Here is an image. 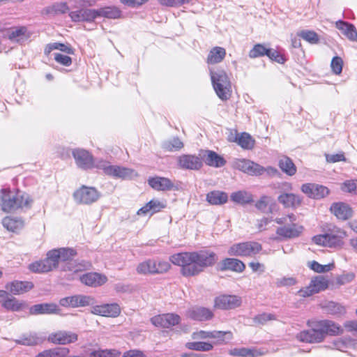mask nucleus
Masks as SVG:
<instances>
[{"label":"nucleus","mask_w":357,"mask_h":357,"mask_svg":"<svg viewBox=\"0 0 357 357\" xmlns=\"http://www.w3.org/2000/svg\"><path fill=\"white\" fill-rule=\"evenodd\" d=\"M229 354L241 357L254 356L252 350L247 348L234 349L229 351Z\"/></svg>","instance_id":"obj_61"},{"label":"nucleus","mask_w":357,"mask_h":357,"mask_svg":"<svg viewBox=\"0 0 357 357\" xmlns=\"http://www.w3.org/2000/svg\"><path fill=\"white\" fill-rule=\"evenodd\" d=\"M262 249L261 245L255 241H247L232 245L228 254L231 256L252 257Z\"/></svg>","instance_id":"obj_7"},{"label":"nucleus","mask_w":357,"mask_h":357,"mask_svg":"<svg viewBox=\"0 0 357 357\" xmlns=\"http://www.w3.org/2000/svg\"><path fill=\"white\" fill-rule=\"evenodd\" d=\"M164 208H165L164 203L159 200L152 199L144 206L138 210L137 215H146L150 211H151L152 213H157Z\"/></svg>","instance_id":"obj_35"},{"label":"nucleus","mask_w":357,"mask_h":357,"mask_svg":"<svg viewBox=\"0 0 357 357\" xmlns=\"http://www.w3.org/2000/svg\"><path fill=\"white\" fill-rule=\"evenodd\" d=\"M69 349L66 347H56L45 350L36 357H68Z\"/></svg>","instance_id":"obj_38"},{"label":"nucleus","mask_w":357,"mask_h":357,"mask_svg":"<svg viewBox=\"0 0 357 357\" xmlns=\"http://www.w3.org/2000/svg\"><path fill=\"white\" fill-rule=\"evenodd\" d=\"M275 319H276V317L275 314H273L271 313H262V314L255 316L253 318V321L255 324L264 325L268 321L275 320Z\"/></svg>","instance_id":"obj_56"},{"label":"nucleus","mask_w":357,"mask_h":357,"mask_svg":"<svg viewBox=\"0 0 357 357\" xmlns=\"http://www.w3.org/2000/svg\"><path fill=\"white\" fill-rule=\"evenodd\" d=\"M169 261L181 266V273L184 277L199 275L208 267L213 266L218 261L216 254L208 250L184 252L172 255Z\"/></svg>","instance_id":"obj_1"},{"label":"nucleus","mask_w":357,"mask_h":357,"mask_svg":"<svg viewBox=\"0 0 357 357\" xmlns=\"http://www.w3.org/2000/svg\"><path fill=\"white\" fill-rule=\"evenodd\" d=\"M148 183L157 191L178 190L179 189L178 185H175L173 181L166 177L155 176L149 178Z\"/></svg>","instance_id":"obj_16"},{"label":"nucleus","mask_w":357,"mask_h":357,"mask_svg":"<svg viewBox=\"0 0 357 357\" xmlns=\"http://www.w3.org/2000/svg\"><path fill=\"white\" fill-rule=\"evenodd\" d=\"M213 339H217L219 344L227 343L233 338L231 331H213Z\"/></svg>","instance_id":"obj_49"},{"label":"nucleus","mask_w":357,"mask_h":357,"mask_svg":"<svg viewBox=\"0 0 357 357\" xmlns=\"http://www.w3.org/2000/svg\"><path fill=\"white\" fill-rule=\"evenodd\" d=\"M245 268V264L241 260L235 258H225L217 265V269L221 271L229 270L237 273H242Z\"/></svg>","instance_id":"obj_19"},{"label":"nucleus","mask_w":357,"mask_h":357,"mask_svg":"<svg viewBox=\"0 0 357 357\" xmlns=\"http://www.w3.org/2000/svg\"><path fill=\"white\" fill-rule=\"evenodd\" d=\"M328 280L323 275H317L311 279L309 285L298 291L300 296L303 297L310 296L321 291H324L328 287Z\"/></svg>","instance_id":"obj_10"},{"label":"nucleus","mask_w":357,"mask_h":357,"mask_svg":"<svg viewBox=\"0 0 357 357\" xmlns=\"http://www.w3.org/2000/svg\"><path fill=\"white\" fill-rule=\"evenodd\" d=\"M154 273L160 274L167 272L170 268V264L165 261H155Z\"/></svg>","instance_id":"obj_57"},{"label":"nucleus","mask_w":357,"mask_h":357,"mask_svg":"<svg viewBox=\"0 0 357 357\" xmlns=\"http://www.w3.org/2000/svg\"><path fill=\"white\" fill-rule=\"evenodd\" d=\"M33 287V284L29 281L14 280L6 284V289L14 295L26 293Z\"/></svg>","instance_id":"obj_22"},{"label":"nucleus","mask_w":357,"mask_h":357,"mask_svg":"<svg viewBox=\"0 0 357 357\" xmlns=\"http://www.w3.org/2000/svg\"><path fill=\"white\" fill-rule=\"evenodd\" d=\"M151 321L155 326L169 328L178 324L181 317L176 314L167 313L155 316L151 319Z\"/></svg>","instance_id":"obj_15"},{"label":"nucleus","mask_w":357,"mask_h":357,"mask_svg":"<svg viewBox=\"0 0 357 357\" xmlns=\"http://www.w3.org/2000/svg\"><path fill=\"white\" fill-rule=\"evenodd\" d=\"M29 268L33 273H40L50 272V266L45 264L43 259L31 263L29 264Z\"/></svg>","instance_id":"obj_51"},{"label":"nucleus","mask_w":357,"mask_h":357,"mask_svg":"<svg viewBox=\"0 0 357 357\" xmlns=\"http://www.w3.org/2000/svg\"><path fill=\"white\" fill-rule=\"evenodd\" d=\"M2 225L7 230L17 232L23 228L24 221L19 218L7 216L2 220Z\"/></svg>","instance_id":"obj_33"},{"label":"nucleus","mask_w":357,"mask_h":357,"mask_svg":"<svg viewBox=\"0 0 357 357\" xmlns=\"http://www.w3.org/2000/svg\"><path fill=\"white\" fill-rule=\"evenodd\" d=\"M57 250L58 252H59V260L63 262L68 261L66 267L63 268V271L78 272L87 269L91 266V264L87 261H83L75 265V262L72 261V259L77 255V252L73 248H61Z\"/></svg>","instance_id":"obj_8"},{"label":"nucleus","mask_w":357,"mask_h":357,"mask_svg":"<svg viewBox=\"0 0 357 357\" xmlns=\"http://www.w3.org/2000/svg\"><path fill=\"white\" fill-rule=\"evenodd\" d=\"M266 56L272 61H275L279 63H284L286 61L283 55L273 49H268Z\"/></svg>","instance_id":"obj_59"},{"label":"nucleus","mask_w":357,"mask_h":357,"mask_svg":"<svg viewBox=\"0 0 357 357\" xmlns=\"http://www.w3.org/2000/svg\"><path fill=\"white\" fill-rule=\"evenodd\" d=\"M278 199L285 208H296L301 205L302 202L298 195L293 193H282Z\"/></svg>","instance_id":"obj_29"},{"label":"nucleus","mask_w":357,"mask_h":357,"mask_svg":"<svg viewBox=\"0 0 357 357\" xmlns=\"http://www.w3.org/2000/svg\"><path fill=\"white\" fill-rule=\"evenodd\" d=\"M6 36L12 42L22 43L30 38L31 33L26 26H22L9 29Z\"/></svg>","instance_id":"obj_18"},{"label":"nucleus","mask_w":357,"mask_h":357,"mask_svg":"<svg viewBox=\"0 0 357 357\" xmlns=\"http://www.w3.org/2000/svg\"><path fill=\"white\" fill-rule=\"evenodd\" d=\"M155 260L149 259L145 261H143L140 263L137 268V271L139 274H144V275H153L154 273V269L155 268Z\"/></svg>","instance_id":"obj_45"},{"label":"nucleus","mask_w":357,"mask_h":357,"mask_svg":"<svg viewBox=\"0 0 357 357\" xmlns=\"http://www.w3.org/2000/svg\"><path fill=\"white\" fill-rule=\"evenodd\" d=\"M238 144L244 149H252L255 145V140L247 132H242L236 138Z\"/></svg>","instance_id":"obj_44"},{"label":"nucleus","mask_w":357,"mask_h":357,"mask_svg":"<svg viewBox=\"0 0 357 357\" xmlns=\"http://www.w3.org/2000/svg\"><path fill=\"white\" fill-rule=\"evenodd\" d=\"M326 159L328 162L331 163L346 160V158L343 152L335 154H326Z\"/></svg>","instance_id":"obj_64"},{"label":"nucleus","mask_w":357,"mask_h":357,"mask_svg":"<svg viewBox=\"0 0 357 357\" xmlns=\"http://www.w3.org/2000/svg\"><path fill=\"white\" fill-rule=\"evenodd\" d=\"M161 147L165 151H176L183 147V143L178 137H173L169 140L164 141L162 143Z\"/></svg>","instance_id":"obj_41"},{"label":"nucleus","mask_w":357,"mask_h":357,"mask_svg":"<svg viewBox=\"0 0 357 357\" xmlns=\"http://www.w3.org/2000/svg\"><path fill=\"white\" fill-rule=\"evenodd\" d=\"M29 268L33 273H40L50 272V266L45 264L43 259L31 263L29 264Z\"/></svg>","instance_id":"obj_50"},{"label":"nucleus","mask_w":357,"mask_h":357,"mask_svg":"<svg viewBox=\"0 0 357 357\" xmlns=\"http://www.w3.org/2000/svg\"><path fill=\"white\" fill-rule=\"evenodd\" d=\"M343 61L340 56H334L331 61V66L333 72L339 75L342 73Z\"/></svg>","instance_id":"obj_58"},{"label":"nucleus","mask_w":357,"mask_h":357,"mask_svg":"<svg viewBox=\"0 0 357 357\" xmlns=\"http://www.w3.org/2000/svg\"><path fill=\"white\" fill-rule=\"evenodd\" d=\"M77 340V335L72 332L59 331L51 334L49 340L54 344H66L74 342Z\"/></svg>","instance_id":"obj_24"},{"label":"nucleus","mask_w":357,"mask_h":357,"mask_svg":"<svg viewBox=\"0 0 357 357\" xmlns=\"http://www.w3.org/2000/svg\"><path fill=\"white\" fill-rule=\"evenodd\" d=\"M188 316L195 321H204L213 317V312L204 307H193L188 311Z\"/></svg>","instance_id":"obj_23"},{"label":"nucleus","mask_w":357,"mask_h":357,"mask_svg":"<svg viewBox=\"0 0 357 357\" xmlns=\"http://www.w3.org/2000/svg\"><path fill=\"white\" fill-rule=\"evenodd\" d=\"M23 306L24 303L22 302H20L15 297H9V296L2 303L3 307L13 312L20 311L23 308Z\"/></svg>","instance_id":"obj_40"},{"label":"nucleus","mask_w":357,"mask_h":357,"mask_svg":"<svg viewBox=\"0 0 357 357\" xmlns=\"http://www.w3.org/2000/svg\"><path fill=\"white\" fill-rule=\"evenodd\" d=\"M210 75L217 96L222 100L229 99L231 93V82L225 71L222 69H218L215 71L211 70Z\"/></svg>","instance_id":"obj_4"},{"label":"nucleus","mask_w":357,"mask_h":357,"mask_svg":"<svg viewBox=\"0 0 357 357\" xmlns=\"http://www.w3.org/2000/svg\"><path fill=\"white\" fill-rule=\"evenodd\" d=\"M309 329L296 334V339L307 343H319L324 340L326 335H339L343 333V328L331 320H308Z\"/></svg>","instance_id":"obj_2"},{"label":"nucleus","mask_w":357,"mask_h":357,"mask_svg":"<svg viewBox=\"0 0 357 357\" xmlns=\"http://www.w3.org/2000/svg\"><path fill=\"white\" fill-rule=\"evenodd\" d=\"M324 307L328 313L334 315H340L345 312V308L344 306L333 301L328 302L325 304Z\"/></svg>","instance_id":"obj_47"},{"label":"nucleus","mask_w":357,"mask_h":357,"mask_svg":"<svg viewBox=\"0 0 357 357\" xmlns=\"http://www.w3.org/2000/svg\"><path fill=\"white\" fill-rule=\"evenodd\" d=\"M268 48L261 44H257L254 45L252 49L249 52V56L250 58H257L266 55Z\"/></svg>","instance_id":"obj_54"},{"label":"nucleus","mask_w":357,"mask_h":357,"mask_svg":"<svg viewBox=\"0 0 357 357\" xmlns=\"http://www.w3.org/2000/svg\"><path fill=\"white\" fill-rule=\"evenodd\" d=\"M298 36L311 44H317L319 41L318 34L314 31L303 30L298 33Z\"/></svg>","instance_id":"obj_48"},{"label":"nucleus","mask_w":357,"mask_h":357,"mask_svg":"<svg viewBox=\"0 0 357 357\" xmlns=\"http://www.w3.org/2000/svg\"><path fill=\"white\" fill-rule=\"evenodd\" d=\"M178 165L181 169L187 170H199L203 165L200 156L191 154H183L178 158Z\"/></svg>","instance_id":"obj_12"},{"label":"nucleus","mask_w":357,"mask_h":357,"mask_svg":"<svg viewBox=\"0 0 357 357\" xmlns=\"http://www.w3.org/2000/svg\"><path fill=\"white\" fill-rule=\"evenodd\" d=\"M97 167L102 169L106 175L115 178L128 180L138 176L137 172L133 169L119 165H112L108 162H101L97 165Z\"/></svg>","instance_id":"obj_6"},{"label":"nucleus","mask_w":357,"mask_h":357,"mask_svg":"<svg viewBox=\"0 0 357 357\" xmlns=\"http://www.w3.org/2000/svg\"><path fill=\"white\" fill-rule=\"evenodd\" d=\"M72 155L79 168L88 169L93 167V155L88 151L82 149H75L72 151Z\"/></svg>","instance_id":"obj_11"},{"label":"nucleus","mask_w":357,"mask_h":357,"mask_svg":"<svg viewBox=\"0 0 357 357\" xmlns=\"http://www.w3.org/2000/svg\"><path fill=\"white\" fill-rule=\"evenodd\" d=\"M226 56V50L221 47H213L207 56V63L208 64H215L220 63Z\"/></svg>","instance_id":"obj_34"},{"label":"nucleus","mask_w":357,"mask_h":357,"mask_svg":"<svg viewBox=\"0 0 357 357\" xmlns=\"http://www.w3.org/2000/svg\"><path fill=\"white\" fill-rule=\"evenodd\" d=\"M32 200L29 195L14 192L9 189L0 190V206L3 211L10 213L18 208H29Z\"/></svg>","instance_id":"obj_3"},{"label":"nucleus","mask_w":357,"mask_h":357,"mask_svg":"<svg viewBox=\"0 0 357 357\" xmlns=\"http://www.w3.org/2000/svg\"><path fill=\"white\" fill-rule=\"evenodd\" d=\"M59 309L54 303H40L32 305L29 309L31 314H58Z\"/></svg>","instance_id":"obj_28"},{"label":"nucleus","mask_w":357,"mask_h":357,"mask_svg":"<svg viewBox=\"0 0 357 357\" xmlns=\"http://www.w3.org/2000/svg\"><path fill=\"white\" fill-rule=\"evenodd\" d=\"M248 164V168L247 171V174L254 176H259L261 175L266 174L270 177H276L280 176V173L278 169L268 166L266 167H264L250 160Z\"/></svg>","instance_id":"obj_14"},{"label":"nucleus","mask_w":357,"mask_h":357,"mask_svg":"<svg viewBox=\"0 0 357 357\" xmlns=\"http://www.w3.org/2000/svg\"><path fill=\"white\" fill-rule=\"evenodd\" d=\"M231 200L234 202L245 205L253 202L252 195L245 190H239L231 193Z\"/></svg>","instance_id":"obj_37"},{"label":"nucleus","mask_w":357,"mask_h":357,"mask_svg":"<svg viewBox=\"0 0 357 357\" xmlns=\"http://www.w3.org/2000/svg\"><path fill=\"white\" fill-rule=\"evenodd\" d=\"M120 352L115 349H99L92 351L89 357H117Z\"/></svg>","instance_id":"obj_52"},{"label":"nucleus","mask_w":357,"mask_h":357,"mask_svg":"<svg viewBox=\"0 0 357 357\" xmlns=\"http://www.w3.org/2000/svg\"><path fill=\"white\" fill-rule=\"evenodd\" d=\"M278 165L283 172L289 176H293L296 172V167L291 159L283 157L280 159Z\"/></svg>","instance_id":"obj_39"},{"label":"nucleus","mask_w":357,"mask_h":357,"mask_svg":"<svg viewBox=\"0 0 357 357\" xmlns=\"http://www.w3.org/2000/svg\"><path fill=\"white\" fill-rule=\"evenodd\" d=\"M185 346L188 349L199 351H209L213 348V344L204 342H188Z\"/></svg>","instance_id":"obj_46"},{"label":"nucleus","mask_w":357,"mask_h":357,"mask_svg":"<svg viewBox=\"0 0 357 357\" xmlns=\"http://www.w3.org/2000/svg\"><path fill=\"white\" fill-rule=\"evenodd\" d=\"M54 50H58L69 54H73L74 53L73 50L70 46L61 43H49L46 45L45 54L46 55H49V54Z\"/></svg>","instance_id":"obj_42"},{"label":"nucleus","mask_w":357,"mask_h":357,"mask_svg":"<svg viewBox=\"0 0 357 357\" xmlns=\"http://www.w3.org/2000/svg\"><path fill=\"white\" fill-rule=\"evenodd\" d=\"M301 190L308 197L314 199H320L329 194L327 187L317 183H305L301 186Z\"/></svg>","instance_id":"obj_13"},{"label":"nucleus","mask_w":357,"mask_h":357,"mask_svg":"<svg viewBox=\"0 0 357 357\" xmlns=\"http://www.w3.org/2000/svg\"><path fill=\"white\" fill-rule=\"evenodd\" d=\"M69 7L66 2H56L45 8L47 14L61 15L67 13Z\"/></svg>","instance_id":"obj_43"},{"label":"nucleus","mask_w":357,"mask_h":357,"mask_svg":"<svg viewBox=\"0 0 357 357\" xmlns=\"http://www.w3.org/2000/svg\"><path fill=\"white\" fill-rule=\"evenodd\" d=\"M355 277L356 275L354 273H344L336 278V283L339 286L344 285L351 282L355 279Z\"/></svg>","instance_id":"obj_55"},{"label":"nucleus","mask_w":357,"mask_h":357,"mask_svg":"<svg viewBox=\"0 0 357 357\" xmlns=\"http://www.w3.org/2000/svg\"><path fill=\"white\" fill-rule=\"evenodd\" d=\"M18 344L24 346H34L43 342V338L36 333H28L22 334L19 339L15 340Z\"/></svg>","instance_id":"obj_32"},{"label":"nucleus","mask_w":357,"mask_h":357,"mask_svg":"<svg viewBox=\"0 0 357 357\" xmlns=\"http://www.w3.org/2000/svg\"><path fill=\"white\" fill-rule=\"evenodd\" d=\"M100 197V192L95 188L86 185H82L73 193V198L79 204H91L96 202Z\"/></svg>","instance_id":"obj_9"},{"label":"nucleus","mask_w":357,"mask_h":357,"mask_svg":"<svg viewBox=\"0 0 357 357\" xmlns=\"http://www.w3.org/2000/svg\"><path fill=\"white\" fill-rule=\"evenodd\" d=\"M59 303L63 307H77V295L63 298Z\"/></svg>","instance_id":"obj_62"},{"label":"nucleus","mask_w":357,"mask_h":357,"mask_svg":"<svg viewBox=\"0 0 357 357\" xmlns=\"http://www.w3.org/2000/svg\"><path fill=\"white\" fill-rule=\"evenodd\" d=\"M91 312L103 317H116L119 315L121 308L116 303L103 304L93 306Z\"/></svg>","instance_id":"obj_20"},{"label":"nucleus","mask_w":357,"mask_h":357,"mask_svg":"<svg viewBox=\"0 0 357 357\" xmlns=\"http://www.w3.org/2000/svg\"><path fill=\"white\" fill-rule=\"evenodd\" d=\"M81 15L82 22H91L98 17V9L84 8L82 9Z\"/></svg>","instance_id":"obj_53"},{"label":"nucleus","mask_w":357,"mask_h":357,"mask_svg":"<svg viewBox=\"0 0 357 357\" xmlns=\"http://www.w3.org/2000/svg\"><path fill=\"white\" fill-rule=\"evenodd\" d=\"M335 26L350 40L355 41L357 40V31L354 25L339 20L336 22Z\"/></svg>","instance_id":"obj_30"},{"label":"nucleus","mask_w":357,"mask_h":357,"mask_svg":"<svg viewBox=\"0 0 357 357\" xmlns=\"http://www.w3.org/2000/svg\"><path fill=\"white\" fill-rule=\"evenodd\" d=\"M98 17L108 19H119L122 17V11L116 6H105L98 9Z\"/></svg>","instance_id":"obj_36"},{"label":"nucleus","mask_w":357,"mask_h":357,"mask_svg":"<svg viewBox=\"0 0 357 357\" xmlns=\"http://www.w3.org/2000/svg\"><path fill=\"white\" fill-rule=\"evenodd\" d=\"M47 257L50 261V264L54 266V268L59 266V252L57 249H53L47 252Z\"/></svg>","instance_id":"obj_60"},{"label":"nucleus","mask_w":357,"mask_h":357,"mask_svg":"<svg viewBox=\"0 0 357 357\" xmlns=\"http://www.w3.org/2000/svg\"><path fill=\"white\" fill-rule=\"evenodd\" d=\"M345 236L344 231L333 226L326 234L314 236L312 238V241L317 245L336 248L342 245V239Z\"/></svg>","instance_id":"obj_5"},{"label":"nucleus","mask_w":357,"mask_h":357,"mask_svg":"<svg viewBox=\"0 0 357 357\" xmlns=\"http://www.w3.org/2000/svg\"><path fill=\"white\" fill-rule=\"evenodd\" d=\"M331 212L340 220H347L352 215L349 206L343 202L333 203L331 206Z\"/></svg>","instance_id":"obj_27"},{"label":"nucleus","mask_w":357,"mask_h":357,"mask_svg":"<svg viewBox=\"0 0 357 357\" xmlns=\"http://www.w3.org/2000/svg\"><path fill=\"white\" fill-rule=\"evenodd\" d=\"M199 155L208 166L221 167L226 163L225 160L222 156L213 151H203V154H199Z\"/></svg>","instance_id":"obj_25"},{"label":"nucleus","mask_w":357,"mask_h":357,"mask_svg":"<svg viewBox=\"0 0 357 357\" xmlns=\"http://www.w3.org/2000/svg\"><path fill=\"white\" fill-rule=\"evenodd\" d=\"M206 201L212 205H222L228 200L226 192L220 190H213L206 194Z\"/></svg>","instance_id":"obj_31"},{"label":"nucleus","mask_w":357,"mask_h":357,"mask_svg":"<svg viewBox=\"0 0 357 357\" xmlns=\"http://www.w3.org/2000/svg\"><path fill=\"white\" fill-rule=\"evenodd\" d=\"M303 227L302 226L291 224L290 225H285L278 227L276 230V234L284 238H294L298 237L303 231Z\"/></svg>","instance_id":"obj_26"},{"label":"nucleus","mask_w":357,"mask_h":357,"mask_svg":"<svg viewBox=\"0 0 357 357\" xmlns=\"http://www.w3.org/2000/svg\"><path fill=\"white\" fill-rule=\"evenodd\" d=\"M80 281L85 285L96 287L104 284L107 281V278L103 274L90 272L83 274L80 277Z\"/></svg>","instance_id":"obj_21"},{"label":"nucleus","mask_w":357,"mask_h":357,"mask_svg":"<svg viewBox=\"0 0 357 357\" xmlns=\"http://www.w3.org/2000/svg\"><path fill=\"white\" fill-rule=\"evenodd\" d=\"M241 297L235 295H222L215 298V307L222 310L234 309L241 305Z\"/></svg>","instance_id":"obj_17"},{"label":"nucleus","mask_w":357,"mask_h":357,"mask_svg":"<svg viewBox=\"0 0 357 357\" xmlns=\"http://www.w3.org/2000/svg\"><path fill=\"white\" fill-rule=\"evenodd\" d=\"M54 60L65 66H70L72 64V59L67 55H63L60 53L54 54Z\"/></svg>","instance_id":"obj_63"}]
</instances>
